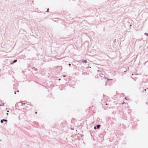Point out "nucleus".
<instances>
[{
	"label": "nucleus",
	"mask_w": 148,
	"mask_h": 148,
	"mask_svg": "<svg viewBox=\"0 0 148 148\" xmlns=\"http://www.w3.org/2000/svg\"><path fill=\"white\" fill-rule=\"evenodd\" d=\"M3 105H4V103H3Z\"/></svg>",
	"instance_id": "obj_19"
},
{
	"label": "nucleus",
	"mask_w": 148,
	"mask_h": 148,
	"mask_svg": "<svg viewBox=\"0 0 148 148\" xmlns=\"http://www.w3.org/2000/svg\"><path fill=\"white\" fill-rule=\"evenodd\" d=\"M19 90H17V92H19Z\"/></svg>",
	"instance_id": "obj_12"
},
{
	"label": "nucleus",
	"mask_w": 148,
	"mask_h": 148,
	"mask_svg": "<svg viewBox=\"0 0 148 148\" xmlns=\"http://www.w3.org/2000/svg\"><path fill=\"white\" fill-rule=\"evenodd\" d=\"M145 35H146L147 36H148V34L147 33H145V34H144Z\"/></svg>",
	"instance_id": "obj_5"
},
{
	"label": "nucleus",
	"mask_w": 148,
	"mask_h": 148,
	"mask_svg": "<svg viewBox=\"0 0 148 148\" xmlns=\"http://www.w3.org/2000/svg\"><path fill=\"white\" fill-rule=\"evenodd\" d=\"M7 112H9V111L8 110V111H7Z\"/></svg>",
	"instance_id": "obj_13"
},
{
	"label": "nucleus",
	"mask_w": 148,
	"mask_h": 148,
	"mask_svg": "<svg viewBox=\"0 0 148 148\" xmlns=\"http://www.w3.org/2000/svg\"><path fill=\"white\" fill-rule=\"evenodd\" d=\"M17 61V60H15L13 62V63H12V64L13 63H14L15 62H16Z\"/></svg>",
	"instance_id": "obj_4"
},
{
	"label": "nucleus",
	"mask_w": 148,
	"mask_h": 148,
	"mask_svg": "<svg viewBox=\"0 0 148 148\" xmlns=\"http://www.w3.org/2000/svg\"><path fill=\"white\" fill-rule=\"evenodd\" d=\"M65 77V75H64V76H63V77Z\"/></svg>",
	"instance_id": "obj_15"
},
{
	"label": "nucleus",
	"mask_w": 148,
	"mask_h": 148,
	"mask_svg": "<svg viewBox=\"0 0 148 148\" xmlns=\"http://www.w3.org/2000/svg\"><path fill=\"white\" fill-rule=\"evenodd\" d=\"M7 121V120H6V119H3L2 120H1V123H2L3 122V121Z\"/></svg>",
	"instance_id": "obj_1"
},
{
	"label": "nucleus",
	"mask_w": 148,
	"mask_h": 148,
	"mask_svg": "<svg viewBox=\"0 0 148 148\" xmlns=\"http://www.w3.org/2000/svg\"><path fill=\"white\" fill-rule=\"evenodd\" d=\"M94 129H97V127H94Z\"/></svg>",
	"instance_id": "obj_6"
},
{
	"label": "nucleus",
	"mask_w": 148,
	"mask_h": 148,
	"mask_svg": "<svg viewBox=\"0 0 148 148\" xmlns=\"http://www.w3.org/2000/svg\"><path fill=\"white\" fill-rule=\"evenodd\" d=\"M37 112H35V114H37Z\"/></svg>",
	"instance_id": "obj_14"
},
{
	"label": "nucleus",
	"mask_w": 148,
	"mask_h": 148,
	"mask_svg": "<svg viewBox=\"0 0 148 148\" xmlns=\"http://www.w3.org/2000/svg\"><path fill=\"white\" fill-rule=\"evenodd\" d=\"M60 80V79H59V80Z\"/></svg>",
	"instance_id": "obj_18"
},
{
	"label": "nucleus",
	"mask_w": 148,
	"mask_h": 148,
	"mask_svg": "<svg viewBox=\"0 0 148 148\" xmlns=\"http://www.w3.org/2000/svg\"><path fill=\"white\" fill-rule=\"evenodd\" d=\"M106 79L107 80H108V79L106 77Z\"/></svg>",
	"instance_id": "obj_10"
},
{
	"label": "nucleus",
	"mask_w": 148,
	"mask_h": 148,
	"mask_svg": "<svg viewBox=\"0 0 148 148\" xmlns=\"http://www.w3.org/2000/svg\"><path fill=\"white\" fill-rule=\"evenodd\" d=\"M69 65L70 66L71 65V64H69Z\"/></svg>",
	"instance_id": "obj_9"
},
{
	"label": "nucleus",
	"mask_w": 148,
	"mask_h": 148,
	"mask_svg": "<svg viewBox=\"0 0 148 148\" xmlns=\"http://www.w3.org/2000/svg\"><path fill=\"white\" fill-rule=\"evenodd\" d=\"M25 104V103H21V104H22H22Z\"/></svg>",
	"instance_id": "obj_7"
},
{
	"label": "nucleus",
	"mask_w": 148,
	"mask_h": 148,
	"mask_svg": "<svg viewBox=\"0 0 148 148\" xmlns=\"http://www.w3.org/2000/svg\"><path fill=\"white\" fill-rule=\"evenodd\" d=\"M124 103V102L122 104H123Z\"/></svg>",
	"instance_id": "obj_17"
},
{
	"label": "nucleus",
	"mask_w": 148,
	"mask_h": 148,
	"mask_svg": "<svg viewBox=\"0 0 148 148\" xmlns=\"http://www.w3.org/2000/svg\"><path fill=\"white\" fill-rule=\"evenodd\" d=\"M49 9H47V12H48V11H49Z\"/></svg>",
	"instance_id": "obj_8"
},
{
	"label": "nucleus",
	"mask_w": 148,
	"mask_h": 148,
	"mask_svg": "<svg viewBox=\"0 0 148 148\" xmlns=\"http://www.w3.org/2000/svg\"><path fill=\"white\" fill-rule=\"evenodd\" d=\"M82 61L83 63H86L87 62V61L85 60H82Z\"/></svg>",
	"instance_id": "obj_2"
},
{
	"label": "nucleus",
	"mask_w": 148,
	"mask_h": 148,
	"mask_svg": "<svg viewBox=\"0 0 148 148\" xmlns=\"http://www.w3.org/2000/svg\"><path fill=\"white\" fill-rule=\"evenodd\" d=\"M6 114H7V115H8V113H7Z\"/></svg>",
	"instance_id": "obj_11"
},
{
	"label": "nucleus",
	"mask_w": 148,
	"mask_h": 148,
	"mask_svg": "<svg viewBox=\"0 0 148 148\" xmlns=\"http://www.w3.org/2000/svg\"><path fill=\"white\" fill-rule=\"evenodd\" d=\"M14 94H16V92H14Z\"/></svg>",
	"instance_id": "obj_16"
},
{
	"label": "nucleus",
	"mask_w": 148,
	"mask_h": 148,
	"mask_svg": "<svg viewBox=\"0 0 148 148\" xmlns=\"http://www.w3.org/2000/svg\"><path fill=\"white\" fill-rule=\"evenodd\" d=\"M100 125H97V128H99L100 127Z\"/></svg>",
	"instance_id": "obj_3"
}]
</instances>
